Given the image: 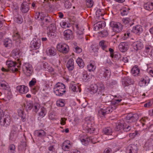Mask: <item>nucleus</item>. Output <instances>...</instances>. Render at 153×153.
Wrapping results in <instances>:
<instances>
[{
    "instance_id": "obj_53",
    "label": "nucleus",
    "mask_w": 153,
    "mask_h": 153,
    "mask_svg": "<svg viewBox=\"0 0 153 153\" xmlns=\"http://www.w3.org/2000/svg\"><path fill=\"white\" fill-rule=\"evenodd\" d=\"M86 4L87 7L89 8L92 7L93 4L92 0H86Z\"/></svg>"
},
{
    "instance_id": "obj_48",
    "label": "nucleus",
    "mask_w": 153,
    "mask_h": 153,
    "mask_svg": "<svg viewBox=\"0 0 153 153\" xmlns=\"http://www.w3.org/2000/svg\"><path fill=\"white\" fill-rule=\"evenodd\" d=\"M26 143L24 142L18 146V149L21 151L25 150L26 149Z\"/></svg>"
},
{
    "instance_id": "obj_46",
    "label": "nucleus",
    "mask_w": 153,
    "mask_h": 153,
    "mask_svg": "<svg viewBox=\"0 0 153 153\" xmlns=\"http://www.w3.org/2000/svg\"><path fill=\"white\" fill-rule=\"evenodd\" d=\"M5 96L8 100H9L12 97V94L10 89L5 91Z\"/></svg>"
},
{
    "instance_id": "obj_13",
    "label": "nucleus",
    "mask_w": 153,
    "mask_h": 153,
    "mask_svg": "<svg viewBox=\"0 0 153 153\" xmlns=\"http://www.w3.org/2000/svg\"><path fill=\"white\" fill-rule=\"evenodd\" d=\"M138 115L137 114H128L126 117V121L128 123H131L136 121L138 119Z\"/></svg>"
},
{
    "instance_id": "obj_19",
    "label": "nucleus",
    "mask_w": 153,
    "mask_h": 153,
    "mask_svg": "<svg viewBox=\"0 0 153 153\" xmlns=\"http://www.w3.org/2000/svg\"><path fill=\"white\" fill-rule=\"evenodd\" d=\"M16 89L21 94H26L28 91V88L25 85L18 86L16 87Z\"/></svg>"
},
{
    "instance_id": "obj_54",
    "label": "nucleus",
    "mask_w": 153,
    "mask_h": 153,
    "mask_svg": "<svg viewBox=\"0 0 153 153\" xmlns=\"http://www.w3.org/2000/svg\"><path fill=\"white\" fill-rule=\"evenodd\" d=\"M15 146L13 144H11L9 146V150L11 153H15Z\"/></svg>"
},
{
    "instance_id": "obj_8",
    "label": "nucleus",
    "mask_w": 153,
    "mask_h": 153,
    "mask_svg": "<svg viewBox=\"0 0 153 153\" xmlns=\"http://www.w3.org/2000/svg\"><path fill=\"white\" fill-rule=\"evenodd\" d=\"M110 25L112 28L113 30L116 33L121 32L123 29V25L119 22L111 21L110 24Z\"/></svg>"
},
{
    "instance_id": "obj_49",
    "label": "nucleus",
    "mask_w": 153,
    "mask_h": 153,
    "mask_svg": "<svg viewBox=\"0 0 153 153\" xmlns=\"http://www.w3.org/2000/svg\"><path fill=\"white\" fill-rule=\"evenodd\" d=\"M100 36L104 37H106L108 35V32L107 30H104L99 33Z\"/></svg>"
},
{
    "instance_id": "obj_55",
    "label": "nucleus",
    "mask_w": 153,
    "mask_h": 153,
    "mask_svg": "<svg viewBox=\"0 0 153 153\" xmlns=\"http://www.w3.org/2000/svg\"><path fill=\"white\" fill-rule=\"evenodd\" d=\"M78 86L75 84H71L70 86V89L74 92L77 91L76 90Z\"/></svg>"
},
{
    "instance_id": "obj_6",
    "label": "nucleus",
    "mask_w": 153,
    "mask_h": 153,
    "mask_svg": "<svg viewBox=\"0 0 153 153\" xmlns=\"http://www.w3.org/2000/svg\"><path fill=\"white\" fill-rule=\"evenodd\" d=\"M80 140L82 143L85 146L87 145L88 144L89 141H91L94 144L96 143L99 142L97 137H88L86 135L81 137L80 138Z\"/></svg>"
},
{
    "instance_id": "obj_22",
    "label": "nucleus",
    "mask_w": 153,
    "mask_h": 153,
    "mask_svg": "<svg viewBox=\"0 0 153 153\" xmlns=\"http://www.w3.org/2000/svg\"><path fill=\"white\" fill-rule=\"evenodd\" d=\"M12 55L13 57L16 59H17V60L18 62L19 61V58L21 55V53L19 50L15 49L13 51Z\"/></svg>"
},
{
    "instance_id": "obj_16",
    "label": "nucleus",
    "mask_w": 153,
    "mask_h": 153,
    "mask_svg": "<svg viewBox=\"0 0 153 153\" xmlns=\"http://www.w3.org/2000/svg\"><path fill=\"white\" fill-rule=\"evenodd\" d=\"M13 39L16 41L17 44H19L21 43L22 39L17 31H15L13 32Z\"/></svg>"
},
{
    "instance_id": "obj_4",
    "label": "nucleus",
    "mask_w": 153,
    "mask_h": 153,
    "mask_svg": "<svg viewBox=\"0 0 153 153\" xmlns=\"http://www.w3.org/2000/svg\"><path fill=\"white\" fill-rule=\"evenodd\" d=\"M53 92L56 95L62 96L66 92L65 85L62 83L58 82L54 86Z\"/></svg>"
},
{
    "instance_id": "obj_15",
    "label": "nucleus",
    "mask_w": 153,
    "mask_h": 153,
    "mask_svg": "<svg viewBox=\"0 0 153 153\" xmlns=\"http://www.w3.org/2000/svg\"><path fill=\"white\" fill-rule=\"evenodd\" d=\"M138 148L137 146L134 144H131L128 146L127 149V153H137Z\"/></svg>"
},
{
    "instance_id": "obj_32",
    "label": "nucleus",
    "mask_w": 153,
    "mask_h": 153,
    "mask_svg": "<svg viewBox=\"0 0 153 153\" xmlns=\"http://www.w3.org/2000/svg\"><path fill=\"white\" fill-rule=\"evenodd\" d=\"M82 75V79L85 82L88 81L91 78V76L88 74L86 71H84Z\"/></svg>"
},
{
    "instance_id": "obj_57",
    "label": "nucleus",
    "mask_w": 153,
    "mask_h": 153,
    "mask_svg": "<svg viewBox=\"0 0 153 153\" xmlns=\"http://www.w3.org/2000/svg\"><path fill=\"white\" fill-rule=\"evenodd\" d=\"M71 3L68 1L65 0L64 3V6L66 9H69L71 7Z\"/></svg>"
},
{
    "instance_id": "obj_27",
    "label": "nucleus",
    "mask_w": 153,
    "mask_h": 153,
    "mask_svg": "<svg viewBox=\"0 0 153 153\" xmlns=\"http://www.w3.org/2000/svg\"><path fill=\"white\" fill-rule=\"evenodd\" d=\"M133 46L134 48L135 51L140 49L143 47V44L140 41H137L134 42L133 43Z\"/></svg>"
},
{
    "instance_id": "obj_36",
    "label": "nucleus",
    "mask_w": 153,
    "mask_h": 153,
    "mask_svg": "<svg viewBox=\"0 0 153 153\" xmlns=\"http://www.w3.org/2000/svg\"><path fill=\"white\" fill-rule=\"evenodd\" d=\"M103 131L104 134L107 135H111L112 133V129L109 127H107L104 128Z\"/></svg>"
},
{
    "instance_id": "obj_44",
    "label": "nucleus",
    "mask_w": 153,
    "mask_h": 153,
    "mask_svg": "<svg viewBox=\"0 0 153 153\" xmlns=\"http://www.w3.org/2000/svg\"><path fill=\"white\" fill-rule=\"evenodd\" d=\"M76 62L80 67L83 68L84 67V63L82 59L78 58L76 59Z\"/></svg>"
},
{
    "instance_id": "obj_2",
    "label": "nucleus",
    "mask_w": 153,
    "mask_h": 153,
    "mask_svg": "<svg viewBox=\"0 0 153 153\" xmlns=\"http://www.w3.org/2000/svg\"><path fill=\"white\" fill-rule=\"evenodd\" d=\"M6 64L7 67V69L2 67L1 68L2 71L5 72L11 71L14 72L18 71L19 69L20 68L21 63L20 62H16L12 60H7L6 62Z\"/></svg>"
},
{
    "instance_id": "obj_43",
    "label": "nucleus",
    "mask_w": 153,
    "mask_h": 153,
    "mask_svg": "<svg viewBox=\"0 0 153 153\" xmlns=\"http://www.w3.org/2000/svg\"><path fill=\"white\" fill-rule=\"evenodd\" d=\"M14 21L19 24H21L23 22V19L20 15H18L14 19Z\"/></svg>"
},
{
    "instance_id": "obj_5",
    "label": "nucleus",
    "mask_w": 153,
    "mask_h": 153,
    "mask_svg": "<svg viewBox=\"0 0 153 153\" xmlns=\"http://www.w3.org/2000/svg\"><path fill=\"white\" fill-rule=\"evenodd\" d=\"M93 123L94 121L90 119L88 117L86 118L83 126V129L88 133L90 134L93 133L94 130V128L92 126Z\"/></svg>"
},
{
    "instance_id": "obj_59",
    "label": "nucleus",
    "mask_w": 153,
    "mask_h": 153,
    "mask_svg": "<svg viewBox=\"0 0 153 153\" xmlns=\"http://www.w3.org/2000/svg\"><path fill=\"white\" fill-rule=\"evenodd\" d=\"M36 83V81L35 78H33L29 83V85L30 87L35 85Z\"/></svg>"
},
{
    "instance_id": "obj_21",
    "label": "nucleus",
    "mask_w": 153,
    "mask_h": 153,
    "mask_svg": "<svg viewBox=\"0 0 153 153\" xmlns=\"http://www.w3.org/2000/svg\"><path fill=\"white\" fill-rule=\"evenodd\" d=\"M76 27L77 29L76 32L77 37L79 39H81L83 38V34L84 33V28L82 27L79 28L78 25H76Z\"/></svg>"
},
{
    "instance_id": "obj_60",
    "label": "nucleus",
    "mask_w": 153,
    "mask_h": 153,
    "mask_svg": "<svg viewBox=\"0 0 153 153\" xmlns=\"http://www.w3.org/2000/svg\"><path fill=\"white\" fill-rule=\"evenodd\" d=\"M96 13L97 16L99 17H100V16L102 17L103 15V13L101 12L100 9L97 10L96 11Z\"/></svg>"
},
{
    "instance_id": "obj_38",
    "label": "nucleus",
    "mask_w": 153,
    "mask_h": 153,
    "mask_svg": "<svg viewBox=\"0 0 153 153\" xmlns=\"http://www.w3.org/2000/svg\"><path fill=\"white\" fill-rule=\"evenodd\" d=\"M96 68V66L94 62L90 63L87 65V69L90 72L94 71Z\"/></svg>"
},
{
    "instance_id": "obj_3",
    "label": "nucleus",
    "mask_w": 153,
    "mask_h": 153,
    "mask_svg": "<svg viewBox=\"0 0 153 153\" xmlns=\"http://www.w3.org/2000/svg\"><path fill=\"white\" fill-rule=\"evenodd\" d=\"M105 90V87L104 85L102 82H99L94 85H91L89 91L91 94L96 93L98 95L104 96L105 94L104 92Z\"/></svg>"
},
{
    "instance_id": "obj_62",
    "label": "nucleus",
    "mask_w": 153,
    "mask_h": 153,
    "mask_svg": "<svg viewBox=\"0 0 153 153\" xmlns=\"http://www.w3.org/2000/svg\"><path fill=\"white\" fill-rule=\"evenodd\" d=\"M152 49V47L151 45H146L145 46V50L146 53L149 52L150 50Z\"/></svg>"
},
{
    "instance_id": "obj_35",
    "label": "nucleus",
    "mask_w": 153,
    "mask_h": 153,
    "mask_svg": "<svg viewBox=\"0 0 153 153\" xmlns=\"http://www.w3.org/2000/svg\"><path fill=\"white\" fill-rule=\"evenodd\" d=\"M25 107L27 111H28L32 108L33 105L31 101H26L24 104Z\"/></svg>"
},
{
    "instance_id": "obj_20",
    "label": "nucleus",
    "mask_w": 153,
    "mask_h": 153,
    "mask_svg": "<svg viewBox=\"0 0 153 153\" xmlns=\"http://www.w3.org/2000/svg\"><path fill=\"white\" fill-rule=\"evenodd\" d=\"M41 45L40 41L39 40L37 41L36 40H33L31 42V47L33 49H38Z\"/></svg>"
},
{
    "instance_id": "obj_45",
    "label": "nucleus",
    "mask_w": 153,
    "mask_h": 153,
    "mask_svg": "<svg viewBox=\"0 0 153 153\" xmlns=\"http://www.w3.org/2000/svg\"><path fill=\"white\" fill-rule=\"evenodd\" d=\"M46 113V109L44 108H41V111L39 112V116L41 117H43Z\"/></svg>"
},
{
    "instance_id": "obj_14",
    "label": "nucleus",
    "mask_w": 153,
    "mask_h": 153,
    "mask_svg": "<svg viewBox=\"0 0 153 153\" xmlns=\"http://www.w3.org/2000/svg\"><path fill=\"white\" fill-rule=\"evenodd\" d=\"M129 44L127 42H122L119 45V48L121 52H125L128 49Z\"/></svg>"
},
{
    "instance_id": "obj_41",
    "label": "nucleus",
    "mask_w": 153,
    "mask_h": 153,
    "mask_svg": "<svg viewBox=\"0 0 153 153\" xmlns=\"http://www.w3.org/2000/svg\"><path fill=\"white\" fill-rule=\"evenodd\" d=\"M123 124L117 122L116 123L115 130L116 131H119L123 129Z\"/></svg>"
},
{
    "instance_id": "obj_23",
    "label": "nucleus",
    "mask_w": 153,
    "mask_h": 153,
    "mask_svg": "<svg viewBox=\"0 0 153 153\" xmlns=\"http://www.w3.org/2000/svg\"><path fill=\"white\" fill-rule=\"evenodd\" d=\"M29 9V4L26 2H23L21 5V10L23 13L27 12Z\"/></svg>"
},
{
    "instance_id": "obj_58",
    "label": "nucleus",
    "mask_w": 153,
    "mask_h": 153,
    "mask_svg": "<svg viewBox=\"0 0 153 153\" xmlns=\"http://www.w3.org/2000/svg\"><path fill=\"white\" fill-rule=\"evenodd\" d=\"M130 35V33L128 31H127L124 34V36L122 37V39L123 40H125L128 38Z\"/></svg>"
},
{
    "instance_id": "obj_1",
    "label": "nucleus",
    "mask_w": 153,
    "mask_h": 153,
    "mask_svg": "<svg viewBox=\"0 0 153 153\" xmlns=\"http://www.w3.org/2000/svg\"><path fill=\"white\" fill-rule=\"evenodd\" d=\"M122 99H115L111 102V104L107 108H101L98 111V114L101 117L104 116L115 110L118 105V103L122 101Z\"/></svg>"
},
{
    "instance_id": "obj_47",
    "label": "nucleus",
    "mask_w": 153,
    "mask_h": 153,
    "mask_svg": "<svg viewBox=\"0 0 153 153\" xmlns=\"http://www.w3.org/2000/svg\"><path fill=\"white\" fill-rule=\"evenodd\" d=\"M122 21L125 25H129L130 26H131V24L130 22L131 20L129 18H126L123 19H122Z\"/></svg>"
},
{
    "instance_id": "obj_26",
    "label": "nucleus",
    "mask_w": 153,
    "mask_h": 153,
    "mask_svg": "<svg viewBox=\"0 0 153 153\" xmlns=\"http://www.w3.org/2000/svg\"><path fill=\"white\" fill-rule=\"evenodd\" d=\"M40 19L42 23V25H47L48 23L50 22V19L49 17L45 16L44 15H41Z\"/></svg>"
},
{
    "instance_id": "obj_7",
    "label": "nucleus",
    "mask_w": 153,
    "mask_h": 153,
    "mask_svg": "<svg viewBox=\"0 0 153 153\" xmlns=\"http://www.w3.org/2000/svg\"><path fill=\"white\" fill-rule=\"evenodd\" d=\"M22 70L23 73L28 76H30L33 71L32 65L28 63H25L23 65Z\"/></svg>"
},
{
    "instance_id": "obj_31",
    "label": "nucleus",
    "mask_w": 153,
    "mask_h": 153,
    "mask_svg": "<svg viewBox=\"0 0 153 153\" xmlns=\"http://www.w3.org/2000/svg\"><path fill=\"white\" fill-rule=\"evenodd\" d=\"M47 54L50 56H53L56 53V51L54 48H48L46 51Z\"/></svg>"
},
{
    "instance_id": "obj_17",
    "label": "nucleus",
    "mask_w": 153,
    "mask_h": 153,
    "mask_svg": "<svg viewBox=\"0 0 153 153\" xmlns=\"http://www.w3.org/2000/svg\"><path fill=\"white\" fill-rule=\"evenodd\" d=\"M72 143L68 140H66L62 144V149L65 151H67L71 148Z\"/></svg>"
},
{
    "instance_id": "obj_28",
    "label": "nucleus",
    "mask_w": 153,
    "mask_h": 153,
    "mask_svg": "<svg viewBox=\"0 0 153 153\" xmlns=\"http://www.w3.org/2000/svg\"><path fill=\"white\" fill-rule=\"evenodd\" d=\"M19 131L17 128H14L11 131L10 134V138L15 139L18 137L19 134Z\"/></svg>"
},
{
    "instance_id": "obj_42",
    "label": "nucleus",
    "mask_w": 153,
    "mask_h": 153,
    "mask_svg": "<svg viewBox=\"0 0 153 153\" xmlns=\"http://www.w3.org/2000/svg\"><path fill=\"white\" fill-rule=\"evenodd\" d=\"M4 45L6 47H11L12 45L11 40L9 39H5L4 42Z\"/></svg>"
},
{
    "instance_id": "obj_30",
    "label": "nucleus",
    "mask_w": 153,
    "mask_h": 153,
    "mask_svg": "<svg viewBox=\"0 0 153 153\" xmlns=\"http://www.w3.org/2000/svg\"><path fill=\"white\" fill-rule=\"evenodd\" d=\"M143 7L147 10L152 11L153 10V2H148L144 4Z\"/></svg>"
},
{
    "instance_id": "obj_51",
    "label": "nucleus",
    "mask_w": 153,
    "mask_h": 153,
    "mask_svg": "<svg viewBox=\"0 0 153 153\" xmlns=\"http://www.w3.org/2000/svg\"><path fill=\"white\" fill-rule=\"evenodd\" d=\"M153 105V100H149L148 102L144 104V107L146 108H149Z\"/></svg>"
},
{
    "instance_id": "obj_40",
    "label": "nucleus",
    "mask_w": 153,
    "mask_h": 153,
    "mask_svg": "<svg viewBox=\"0 0 153 153\" xmlns=\"http://www.w3.org/2000/svg\"><path fill=\"white\" fill-rule=\"evenodd\" d=\"M131 128V126L130 124H126V123L123 124V129L125 131L127 132L129 131Z\"/></svg>"
},
{
    "instance_id": "obj_12",
    "label": "nucleus",
    "mask_w": 153,
    "mask_h": 153,
    "mask_svg": "<svg viewBox=\"0 0 153 153\" xmlns=\"http://www.w3.org/2000/svg\"><path fill=\"white\" fill-rule=\"evenodd\" d=\"M56 26L53 25L51 24L48 28V31L47 34L49 37H55L56 36Z\"/></svg>"
},
{
    "instance_id": "obj_64",
    "label": "nucleus",
    "mask_w": 153,
    "mask_h": 153,
    "mask_svg": "<svg viewBox=\"0 0 153 153\" xmlns=\"http://www.w3.org/2000/svg\"><path fill=\"white\" fill-rule=\"evenodd\" d=\"M39 89V86H35L32 89V91L34 94H35V93L38 91Z\"/></svg>"
},
{
    "instance_id": "obj_56",
    "label": "nucleus",
    "mask_w": 153,
    "mask_h": 153,
    "mask_svg": "<svg viewBox=\"0 0 153 153\" xmlns=\"http://www.w3.org/2000/svg\"><path fill=\"white\" fill-rule=\"evenodd\" d=\"M56 105L58 106L63 107L65 105L64 102L62 100H60L57 101Z\"/></svg>"
},
{
    "instance_id": "obj_50",
    "label": "nucleus",
    "mask_w": 153,
    "mask_h": 153,
    "mask_svg": "<svg viewBox=\"0 0 153 153\" xmlns=\"http://www.w3.org/2000/svg\"><path fill=\"white\" fill-rule=\"evenodd\" d=\"M0 86L2 88L5 90H7L10 89L9 87L7 84H6L4 83H0Z\"/></svg>"
},
{
    "instance_id": "obj_25",
    "label": "nucleus",
    "mask_w": 153,
    "mask_h": 153,
    "mask_svg": "<svg viewBox=\"0 0 153 153\" xmlns=\"http://www.w3.org/2000/svg\"><path fill=\"white\" fill-rule=\"evenodd\" d=\"M74 62L72 59H69L68 61L66 66L69 71H72L74 68Z\"/></svg>"
},
{
    "instance_id": "obj_9",
    "label": "nucleus",
    "mask_w": 153,
    "mask_h": 153,
    "mask_svg": "<svg viewBox=\"0 0 153 153\" xmlns=\"http://www.w3.org/2000/svg\"><path fill=\"white\" fill-rule=\"evenodd\" d=\"M57 50L60 52L63 53H67L69 50L68 45L66 44L60 43L57 45Z\"/></svg>"
},
{
    "instance_id": "obj_18",
    "label": "nucleus",
    "mask_w": 153,
    "mask_h": 153,
    "mask_svg": "<svg viewBox=\"0 0 153 153\" xmlns=\"http://www.w3.org/2000/svg\"><path fill=\"white\" fill-rule=\"evenodd\" d=\"M99 47L103 50L106 52H108L107 48L108 45V41L104 40L100 41L99 44Z\"/></svg>"
},
{
    "instance_id": "obj_33",
    "label": "nucleus",
    "mask_w": 153,
    "mask_h": 153,
    "mask_svg": "<svg viewBox=\"0 0 153 153\" xmlns=\"http://www.w3.org/2000/svg\"><path fill=\"white\" fill-rule=\"evenodd\" d=\"M142 31V27L140 25H137L133 27L132 30L133 32L136 34L141 33Z\"/></svg>"
},
{
    "instance_id": "obj_10",
    "label": "nucleus",
    "mask_w": 153,
    "mask_h": 153,
    "mask_svg": "<svg viewBox=\"0 0 153 153\" xmlns=\"http://www.w3.org/2000/svg\"><path fill=\"white\" fill-rule=\"evenodd\" d=\"M0 118V123L3 126H7L10 125L11 122V118L10 116L5 115Z\"/></svg>"
},
{
    "instance_id": "obj_11",
    "label": "nucleus",
    "mask_w": 153,
    "mask_h": 153,
    "mask_svg": "<svg viewBox=\"0 0 153 153\" xmlns=\"http://www.w3.org/2000/svg\"><path fill=\"white\" fill-rule=\"evenodd\" d=\"M100 71V74H103V76L104 79L108 80L110 77L111 71L109 68H104Z\"/></svg>"
},
{
    "instance_id": "obj_39",
    "label": "nucleus",
    "mask_w": 153,
    "mask_h": 153,
    "mask_svg": "<svg viewBox=\"0 0 153 153\" xmlns=\"http://www.w3.org/2000/svg\"><path fill=\"white\" fill-rule=\"evenodd\" d=\"M19 116L22 119L23 121H25V115L24 114V111L22 110H19L18 111Z\"/></svg>"
},
{
    "instance_id": "obj_63",
    "label": "nucleus",
    "mask_w": 153,
    "mask_h": 153,
    "mask_svg": "<svg viewBox=\"0 0 153 153\" xmlns=\"http://www.w3.org/2000/svg\"><path fill=\"white\" fill-rule=\"evenodd\" d=\"M128 11L127 10L123 9L121 12V14L122 16L126 15L128 13Z\"/></svg>"
},
{
    "instance_id": "obj_29",
    "label": "nucleus",
    "mask_w": 153,
    "mask_h": 153,
    "mask_svg": "<svg viewBox=\"0 0 153 153\" xmlns=\"http://www.w3.org/2000/svg\"><path fill=\"white\" fill-rule=\"evenodd\" d=\"M150 79L146 78H141L139 82V85L140 87L147 85L149 83Z\"/></svg>"
},
{
    "instance_id": "obj_24",
    "label": "nucleus",
    "mask_w": 153,
    "mask_h": 153,
    "mask_svg": "<svg viewBox=\"0 0 153 153\" xmlns=\"http://www.w3.org/2000/svg\"><path fill=\"white\" fill-rule=\"evenodd\" d=\"M72 32L71 30L68 29L65 30L63 32V35L65 39H70L72 37Z\"/></svg>"
},
{
    "instance_id": "obj_52",
    "label": "nucleus",
    "mask_w": 153,
    "mask_h": 153,
    "mask_svg": "<svg viewBox=\"0 0 153 153\" xmlns=\"http://www.w3.org/2000/svg\"><path fill=\"white\" fill-rule=\"evenodd\" d=\"M33 111L35 112H37L40 108V105L39 104H34L33 106Z\"/></svg>"
},
{
    "instance_id": "obj_37",
    "label": "nucleus",
    "mask_w": 153,
    "mask_h": 153,
    "mask_svg": "<svg viewBox=\"0 0 153 153\" xmlns=\"http://www.w3.org/2000/svg\"><path fill=\"white\" fill-rule=\"evenodd\" d=\"M35 133L38 136L40 137H42L46 135L45 132L43 130L36 131Z\"/></svg>"
},
{
    "instance_id": "obj_61",
    "label": "nucleus",
    "mask_w": 153,
    "mask_h": 153,
    "mask_svg": "<svg viewBox=\"0 0 153 153\" xmlns=\"http://www.w3.org/2000/svg\"><path fill=\"white\" fill-rule=\"evenodd\" d=\"M75 52L78 53H79L82 51V49L80 48L77 46L74 48Z\"/></svg>"
},
{
    "instance_id": "obj_34",
    "label": "nucleus",
    "mask_w": 153,
    "mask_h": 153,
    "mask_svg": "<svg viewBox=\"0 0 153 153\" xmlns=\"http://www.w3.org/2000/svg\"><path fill=\"white\" fill-rule=\"evenodd\" d=\"M131 72L134 76L138 75L140 73V70L137 66L135 65L131 69Z\"/></svg>"
}]
</instances>
